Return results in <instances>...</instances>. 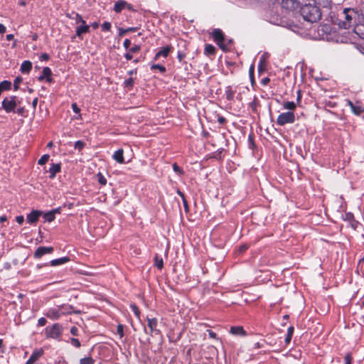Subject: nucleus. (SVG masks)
Wrapping results in <instances>:
<instances>
[{"label":"nucleus","mask_w":364,"mask_h":364,"mask_svg":"<svg viewBox=\"0 0 364 364\" xmlns=\"http://www.w3.org/2000/svg\"><path fill=\"white\" fill-rule=\"evenodd\" d=\"M295 120V115L293 112H287L282 113L279 115L277 123L280 125L283 126L287 123H293Z\"/></svg>","instance_id":"nucleus-5"},{"label":"nucleus","mask_w":364,"mask_h":364,"mask_svg":"<svg viewBox=\"0 0 364 364\" xmlns=\"http://www.w3.org/2000/svg\"><path fill=\"white\" fill-rule=\"evenodd\" d=\"M43 218L48 222H52L55 220V215L50 211L43 214Z\"/></svg>","instance_id":"nucleus-25"},{"label":"nucleus","mask_w":364,"mask_h":364,"mask_svg":"<svg viewBox=\"0 0 364 364\" xmlns=\"http://www.w3.org/2000/svg\"><path fill=\"white\" fill-rule=\"evenodd\" d=\"M77 332H78V329L77 327L75 326H73L70 329V333L73 335V336H77Z\"/></svg>","instance_id":"nucleus-49"},{"label":"nucleus","mask_w":364,"mask_h":364,"mask_svg":"<svg viewBox=\"0 0 364 364\" xmlns=\"http://www.w3.org/2000/svg\"><path fill=\"white\" fill-rule=\"evenodd\" d=\"M137 30V28L136 27H131V28H127V32H130V31H136Z\"/></svg>","instance_id":"nucleus-63"},{"label":"nucleus","mask_w":364,"mask_h":364,"mask_svg":"<svg viewBox=\"0 0 364 364\" xmlns=\"http://www.w3.org/2000/svg\"><path fill=\"white\" fill-rule=\"evenodd\" d=\"M254 69H255V67H254V65H252L250 68V70H249V73H250V78H251V81H252V83L253 84L254 83Z\"/></svg>","instance_id":"nucleus-41"},{"label":"nucleus","mask_w":364,"mask_h":364,"mask_svg":"<svg viewBox=\"0 0 364 364\" xmlns=\"http://www.w3.org/2000/svg\"><path fill=\"white\" fill-rule=\"evenodd\" d=\"M139 50H140V46H137V45H135L134 46H133L130 49V52H132V53H136V52L139 51Z\"/></svg>","instance_id":"nucleus-48"},{"label":"nucleus","mask_w":364,"mask_h":364,"mask_svg":"<svg viewBox=\"0 0 364 364\" xmlns=\"http://www.w3.org/2000/svg\"><path fill=\"white\" fill-rule=\"evenodd\" d=\"M344 20L341 21L338 26L344 29H348L354 26L355 29L361 30L360 24H362L364 16L361 10L347 8L343 10Z\"/></svg>","instance_id":"nucleus-1"},{"label":"nucleus","mask_w":364,"mask_h":364,"mask_svg":"<svg viewBox=\"0 0 364 364\" xmlns=\"http://www.w3.org/2000/svg\"><path fill=\"white\" fill-rule=\"evenodd\" d=\"M186 57V55L181 51L178 52L177 58L180 62H182L183 58Z\"/></svg>","instance_id":"nucleus-44"},{"label":"nucleus","mask_w":364,"mask_h":364,"mask_svg":"<svg viewBox=\"0 0 364 364\" xmlns=\"http://www.w3.org/2000/svg\"><path fill=\"white\" fill-rule=\"evenodd\" d=\"M291 337H292V336H291V335H287V336H286V338H285V342H286V343H290L291 339Z\"/></svg>","instance_id":"nucleus-57"},{"label":"nucleus","mask_w":364,"mask_h":364,"mask_svg":"<svg viewBox=\"0 0 364 364\" xmlns=\"http://www.w3.org/2000/svg\"><path fill=\"white\" fill-rule=\"evenodd\" d=\"M14 35H13V34H8V35L6 36V40H7V41H11V40H13V39H14Z\"/></svg>","instance_id":"nucleus-62"},{"label":"nucleus","mask_w":364,"mask_h":364,"mask_svg":"<svg viewBox=\"0 0 364 364\" xmlns=\"http://www.w3.org/2000/svg\"><path fill=\"white\" fill-rule=\"evenodd\" d=\"M54 249L53 247H38L34 252V257L36 259H39L42 256L46 254H51L53 252Z\"/></svg>","instance_id":"nucleus-9"},{"label":"nucleus","mask_w":364,"mask_h":364,"mask_svg":"<svg viewBox=\"0 0 364 364\" xmlns=\"http://www.w3.org/2000/svg\"><path fill=\"white\" fill-rule=\"evenodd\" d=\"M127 5V3L124 1H122V0L117 1L114 4V10L117 13H119L122 11V10L123 9H124L126 7Z\"/></svg>","instance_id":"nucleus-20"},{"label":"nucleus","mask_w":364,"mask_h":364,"mask_svg":"<svg viewBox=\"0 0 364 364\" xmlns=\"http://www.w3.org/2000/svg\"><path fill=\"white\" fill-rule=\"evenodd\" d=\"M71 343L77 348L80 347V342L77 338H71Z\"/></svg>","instance_id":"nucleus-43"},{"label":"nucleus","mask_w":364,"mask_h":364,"mask_svg":"<svg viewBox=\"0 0 364 364\" xmlns=\"http://www.w3.org/2000/svg\"><path fill=\"white\" fill-rule=\"evenodd\" d=\"M155 265L158 269H161L164 267V262L161 258H159L157 255L155 256Z\"/></svg>","instance_id":"nucleus-26"},{"label":"nucleus","mask_w":364,"mask_h":364,"mask_svg":"<svg viewBox=\"0 0 364 364\" xmlns=\"http://www.w3.org/2000/svg\"><path fill=\"white\" fill-rule=\"evenodd\" d=\"M37 103H38V98L36 97L33 100V102H32V106L33 107V109H36V106H37Z\"/></svg>","instance_id":"nucleus-58"},{"label":"nucleus","mask_w":364,"mask_h":364,"mask_svg":"<svg viewBox=\"0 0 364 364\" xmlns=\"http://www.w3.org/2000/svg\"><path fill=\"white\" fill-rule=\"evenodd\" d=\"M102 28L105 31H109L111 28V23L109 22H105L102 25Z\"/></svg>","instance_id":"nucleus-38"},{"label":"nucleus","mask_w":364,"mask_h":364,"mask_svg":"<svg viewBox=\"0 0 364 364\" xmlns=\"http://www.w3.org/2000/svg\"><path fill=\"white\" fill-rule=\"evenodd\" d=\"M215 48L210 45V44H206L205 46V54L206 55H214L215 53Z\"/></svg>","instance_id":"nucleus-22"},{"label":"nucleus","mask_w":364,"mask_h":364,"mask_svg":"<svg viewBox=\"0 0 364 364\" xmlns=\"http://www.w3.org/2000/svg\"><path fill=\"white\" fill-rule=\"evenodd\" d=\"M127 29H124L122 28H119V37H122L123 36L125 33H127Z\"/></svg>","instance_id":"nucleus-51"},{"label":"nucleus","mask_w":364,"mask_h":364,"mask_svg":"<svg viewBox=\"0 0 364 364\" xmlns=\"http://www.w3.org/2000/svg\"><path fill=\"white\" fill-rule=\"evenodd\" d=\"M173 169L175 172L178 173L180 174H182L183 173L181 168H180L176 163L173 164Z\"/></svg>","instance_id":"nucleus-42"},{"label":"nucleus","mask_w":364,"mask_h":364,"mask_svg":"<svg viewBox=\"0 0 364 364\" xmlns=\"http://www.w3.org/2000/svg\"><path fill=\"white\" fill-rule=\"evenodd\" d=\"M117 332L119 335L120 338L124 336V326L122 324H119L117 326Z\"/></svg>","instance_id":"nucleus-37"},{"label":"nucleus","mask_w":364,"mask_h":364,"mask_svg":"<svg viewBox=\"0 0 364 364\" xmlns=\"http://www.w3.org/2000/svg\"><path fill=\"white\" fill-rule=\"evenodd\" d=\"M172 47L171 46H167L166 47H164L161 49L160 51H159L155 57L154 60H156L160 56L167 57L170 51L171 50Z\"/></svg>","instance_id":"nucleus-13"},{"label":"nucleus","mask_w":364,"mask_h":364,"mask_svg":"<svg viewBox=\"0 0 364 364\" xmlns=\"http://www.w3.org/2000/svg\"><path fill=\"white\" fill-rule=\"evenodd\" d=\"M65 312L61 311L60 309H51L48 310L46 316L53 319H58L61 314H65Z\"/></svg>","instance_id":"nucleus-12"},{"label":"nucleus","mask_w":364,"mask_h":364,"mask_svg":"<svg viewBox=\"0 0 364 364\" xmlns=\"http://www.w3.org/2000/svg\"><path fill=\"white\" fill-rule=\"evenodd\" d=\"M266 66V58L265 55H263L259 60V65H258V70L259 73H261L262 70H264Z\"/></svg>","instance_id":"nucleus-23"},{"label":"nucleus","mask_w":364,"mask_h":364,"mask_svg":"<svg viewBox=\"0 0 364 364\" xmlns=\"http://www.w3.org/2000/svg\"><path fill=\"white\" fill-rule=\"evenodd\" d=\"M123 153V149H118L117 151L114 152L113 155V159L118 163L123 164L124 162Z\"/></svg>","instance_id":"nucleus-17"},{"label":"nucleus","mask_w":364,"mask_h":364,"mask_svg":"<svg viewBox=\"0 0 364 364\" xmlns=\"http://www.w3.org/2000/svg\"><path fill=\"white\" fill-rule=\"evenodd\" d=\"M46 322H47V321H46V319L45 318H39V319H38V325H39V326H45V325H46Z\"/></svg>","instance_id":"nucleus-47"},{"label":"nucleus","mask_w":364,"mask_h":364,"mask_svg":"<svg viewBox=\"0 0 364 364\" xmlns=\"http://www.w3.org/2000/svg\"><path fill=\"white\" fill-rule=\"evenodd\" d=\"M352 111L355 114L358 115V114H360V113H362L364 111V109L360 105H355L354 107H353Z\"/></svg>","instance_id":"nucleus-28"},{"label":"nucleus","mask_w":364,"mask_h":364,"mask_svg":"<svg viewBox=\"0 0 364 364\" xmlns=\"http://www.w3.org/2000/svg\"><path fill=\"white\" fill-rule=\"evenodd\" d=\"M52 75L51 70L48 67H45L43 69L42 74L38 77V81H43L46 79L47 77Z\"/></svg>","instance_id":"nucleus-21"},{"label":"nucleus","mask_w":364,"mask_h":364,"mask_svg":"<svg viewBox=\"0 0 364 364\" xmlns=\"http://www.w3.org/2000/svg\"><path fill=\"white\" fill-rule=\"evenodd\" d=\"M134 85V80L132 77H129V79L126 80L124 82V86L127 87H132Z\"/></svg>","instance_id":"nucleus-36"},{"label":"nucleus","mask_w":364,"mask_h":364,"mask_svg":"<svg viewBox=\"0 0 364 364\" xmlns=\"http://www.w3.org/2000/svg\"><path fill=\"white\" fill-rule=\"evenodd\" d=\"M130 307L137 318H139L140 311L135 304H131Z\"/></svg>","instance_id":"nucleus-32"},{"label":"nucleus","mask_w":364,"mask_h":364,"mask_svg":"<svg viewBox=\"0 0 364 364\" xmlns=\"http://www.w3.org/2000/svg\"><path fill=\"white\" fill-rule=\"evenodd\" d=\"M61 311H64L65 312V314H70L72 311L71 310L73 309V306H62L60 307Z\"/></svg>","instance_id":"nucleus-35"},{"label":"nucleus","mask_w":364,"mask_h":364,"mask_svg":"<svg viewBox=\"0 0 364 364\" xmlns=\"http://www.w3.org/2000/svg\"><path fill=\"white\" fill-rule=\"evenodd\" d=\"M230 333L233 335H246V331L243 329L242 326H232L230 328Z\"/></svg>","instance_id":"nucleus-19"},{"label":"nucleus","mask_w":364,"mask_h":364,"mask_svg":"<svg viewBox=\"0 0 364 364\" xmlns=\"http://www.w3.org/2000/svg\"><path fill=\"white\" fill-rule=\"evenodd\" d=\"M89 31L90 26L88 25H86V23H85V24H82V26L77 27L76 34L79 38H81V36L83 33H88Z\"/></svg>","instance_id":"nucleus-15"},{"label":"nucleus","mask_w":364,"mask_h":364,"mask_svg":"<svg viewBox=\"0 0 364 364\" xmlns=\"http://www.w3.org/2000/svg\"><path fill=\"white\" fill-rule=\"evenodd\" d=\"M60 164H53L52 166L49 169L50 178H54L56 173L60 171Z\"/></svg>","instance_id":"nucleus-16"},{"label":"nucleus","mask_w":364,"mask_h":364,"mask_svg":"<svg viewBox=\"0 0 364 364\" xmlns=\"http://www.w3.org/2000/svg\"><path fill=\"white\" fill-rule=\"evenodd\" d=\"M269 79L268 77H265V78L262 79V83L263 85H267V83H269Z\"/></svg>","instance_id":"nucleus-60"},{"label":"nucleus","mask_w":364,"mask_h":364,"mask_svg":"<svg viewBox=\"0 0 364 364\" xmlns=\"http://www.w3.org/2000/svg\"><path fill=\"white\" fill-rule=\"evenodd\" d=\"M147 323H148V327L150 329V335L153 336V334L155 335H160L161 331L159 329L157 328L158 321L157 319L155 318H147Z\"/></svg>","instance_id":"nucleus-8"},{"label":"nucleus","mask_w":364,"mask_h":364,"mask_svg":"<svg viewBox=\"0 0 364 364\" xmlns=\"http://www.w3.org/2000/svg\"><path fill=\"white\" fill-rule=\"evenodd\" d=\"M75 14V19L77 23H82V24H85V21L82 19V16L78 14Z\"/></svg>","instance_id":"nucleus-39"},{"label":"nucleus","mask_w":364,"mask_h":364,"mask_svg":"<svg viewBox=\"0 0 364 364\" xmlns=\"http://www.w3.org/2000/svg\"><path fill=\"white\" fill-rule=\"evenodd\" d=\"M72 108H73V109L74 112H75V113H79V112H80V108L77 107V105H76V103H73V104L72 105Z\"/></svg>","instance_id":"nucleus-50"},{"label":"nucleus","mask_w":364,"mask_h":364,"mask_svg":"<svg viewBox=\"0 0 364 364\" xmlns=\"http://www.w3.org/2000/svg\"><path fill=\"white\" fill-rule=\"evenodd\" d=\"M218 122L220 124H223L226 122V119L223 117H220L218 119Z\"/></svg>","instance_id":"nucleus-54"},{"label":"nucleus","mask_w":364,"mask_h":364,"mask_svg":"<svg viewBox=\"0 0 364 364\" xmlns=\"http://www.w3.org/2000/svg\"><path fill=\"white\" fill-rule=\"evenodd\" d=\"M43 354V350L40 348L38 350H36L29 359L27 360L26 364H33L38 358Z\"/></svg>","instance_id":"nucleus-11"},{"label":"nucleus","mask_w":364,"mask_h":364,"mask_svg":"<svg viewBox=\"0 0 364 364\" xmlns=\"http://www.w3.org/2000/svg\"><path fill=\"white\" fill-rule=\"evenodd\" d=\"M353 358L350 353H348L345 356L346 364H351Z\"/></svg>","instance_id":"nucleus-40"},{"label":"nucleus","mask_w":364,"mask_h":364,"mask_svg":"<svg viewBox=\"0 0 364 364\" xmlns=\"http://www.w3.org/2000/svg\"><path fill=\"white\" fill-rule=\"evenodd\" d=\"M17 97L16 96H10L6 97L2 102V107L6 112H11L14 111L18 102H17Z\"/></svg>","instance_id":"nucleus-4"},{"label":"nucleus","mask_w":364,"mask_h":364,"mask_svg":"<svg viewBox=\"0 0 364 364\" xmlns=\"http://www.w3.org/2000/svg\"><path fill=\"white\" fill-rule=\"evenodd\" d=\"M281 5L289 10H295L301 8V3L298 0H282Z\"/></svg>","instance_id":"nucleus-7"},{"label":"nucleus","mask_w":364,"mask_h":364,"mask_svg":"<svg viewBox=\"0 0 364 364\" xmlns=\"http://www.w3.org/2000/svg\"><path fill=\"white\" fill-rule=\"evenodd\" d=\"M16 220L19 225H21L24 221V217L23 215H18L16 218Z\"/></svg>","instance_id":"nucleus-46"},{"label":"nucleus","mask_w":364,"mask_h":364,"mask_svg":"<svg viewBox=\"0 0 364 364\" xmlns=\"http://www.w3.org/2000/svg\"><path fill=\"white\" fill-rule=\"evenodd\" d=\"M43 214V213L41 210H33L27 215V222L31 224L36 223Z\"/></svg>","instance_id":"nucleus-10"},{"label":"nucleus","mask_w":364,"mask_h":364,"mask_svg":"<svg viewBox=\"0 0 364 364\" xmlns=\"http://www.w3.org/2000/svg\"><path fill=\"white\" fill-rule=\"evenodd\" d=\"M125 58L128 60H132V55L130 54V53H126L125 55H124Z\"/></svg>","instance_id":"nucleus-59"},{"label":"nucleus","mask_w":364,"mask_h":364,"mask_svg":"<svg viewBox=\"0 0 364 364\" xmlns=\"http://www.w3.org/2000/svg\"><path fill=\"white\" fill-rule=\"evenodd\" d=\"M98 182L101 184L105 186L107 183L106 178L103 176V175L101 173H98L97 175Z\"/></svg>","instance_id":"nucleus-31"},{"label":"nucleus","mask_w":364,"mask_h":364,"mask_svg":"<svg viewBox=\"0 0 364 364\" xmlns=\"http://www.w3.org/2000/svg\"><path fill=\"white\" fill-rule=\"evenodd\" d=\"M69 261H70V257H64L53 259L52 261H50V265L51 266L61 265V264H63Z\"/></svg>","instance_id":"nucleus-18"},{"label":"nucleus","mask_w":364,"mask_h":364,"mask_svg":"<svg viewBox=\"0 0 364 364\" xmlns=\"http://www.w3.org/2000/svg\"><path fill=\"white\" fill-rule=\"evenodd\" d=\"M49 59V55L46 53H43L41 56H40V60H47Z\"/></svg>","instance_id":"nucleus-52"},{"label":"nucleus","mask_w":364,"mask_h":364,"mask_svg":"<svg viewBox=\"0 0 364 364\" xmlns=\"http://www.w3.org/2000/svg\"><path fill=\"white\" fill-rule=\"evenodd\" d=\"M293 332H294V327L293 326L289 327L288 330H287V335L292 336L293 335Z\"/></svg>","instance_id":"nucleus-55"},{"label":"nucleus","mask_w":364,"mask_h":364,"mask_svg":"<svg viewBox=\"0 0 364 364\" xmlns=\"http://www.w3.org/2000/svg\"><path fill=\"white\" fill-rule=\"evenodd\" d=\"M60 208H58L51 210L50 212L53 213V214L55 215V213H60Z\"/></svg>","instance_id":"nucleus-61"},{"label":"nucleus","mask_w":364,"mask_h":364,"mask_svg":"<svg viewBox=\"0 0 364 364\" xmlns=\"http://www.w3.org/2000/svg\"><path fill=\"white\" fill-rule=\"evenodd\" d=\"M49 155L48 154H44L43 155L41 159L38 160V164L39 165H43L45 164L49 159Z\"/></svg>","instance_id":"nucleus-29"},{"label":"nucleus","mask_w":364,"mask_h":364,"mask_svg":"<svg viewBox=\"0 0 364 364\" xmlns=\"http://www.w3.org/2000/svg\"><path fill=\"white\" fill-rule=\"evenodd\" d=\"M301 15L304 19L310 23H314L321 18L320 9L313 4H307L300 8Z\"/></svg>","instance_id":"nucleus-2"},{"label":"nucleus","mask_w":364,"mask_h":364,"mask_svg":"<svg viewBox=\"0 0 364 364\" xmlns=\"http://www.w3.org/2000/svg\"><path fill=\"white\" fill-rule=\"evenodd\" d=\"M247 248H248V245L245 244V245H242L240 246L238 251H239L240 253H242L246 250H247Z\"/></svg>","instance_id":"nucleus-45"},{"label":"nucleus","mask_w":364,"mask_h":364,"mask_svg":"<svg viewBox=\"0 0 364 364\" xmlns=\"http://www.w3.org/2000/svg\"><path fill=\"white\" fill-rule=\"evenodd\" d=\"M32 69V63L29 60H25L21 65L20 70L23 74H28Z\"/></svg>","instance_id":"nucleus-14"},{"label":"nucleus","mask_w":364,"mask_h":364,"mask_svg":"<svg viewBox=\"0 0 364 364\" xmlns=\"http://www.w3.org/2000/svg\"><path fill=\"white\" fill-rule=\"evenodd\" d=\"M131 45V41L129 39H125V41H124V47L127 49L129 46Z\"/></svg>","instance_id":"nucleus-53"},{"label":"nucleus","mask_w":364,"mask_h":364,"mask_svg":"<svg viewBox=\"0 0 364 364\" xmlns=\"http://www.w3.org/2000/svg\"><path fill=\"white\" fill-rule=\"evenodd\" d=\"M283 106L284 109L289 110H294L296 108V104L294 102H286Z\"/></svg>","instance_id":"nucleus-24"},{"label":"nucleus","mask_w":364,"mask_h":364,"mask_svg":"<svg viewBox=\"0 0 364 364\" xmlns=\"http://www.w3.org/2000/svg\"><path fill=\"white\" fill-rule=\"evenodd\" d=\"M212 36L214 39V41L218 45V46L223 50H227V46L224 43L225 41V36L223 31L220 29L215 28L212 32Z\"/></svg>","instance_id":"nucleus-3"},{"label":"nucleus","mask_w":364,"mask_h":364,"mask_svg":"<svg viewBox=\"0 0 364 364\" xmlns=\"http://www.w3.org/2000/svg\"><path fill=\"white\" fill-rule=\"evenodd\" d=\"M5 32H6V27L3 24L0 23V33L2 34V33H4Z\"/></svg>","instance_id":"nucleus-56"},{"label":"nucleus","mask_w":364,"mask_h":364,"mask_svg":"<svg viewBox=\"0 0 364 364\" xmlns=\"http://www.w3.org/2000/svg\"><path fill=\"white\" fill-rule=\"evenodd\" d=\"M23 80V78L20 76L17 77L14 82V89L18 90L19 89V83Z\"/></svg>","instance_id":"nucleus-30"},{"label":"nucleus","mask_w":364,"mask_h":364,"mask_svg":"<svg viewBox=\"0 0 364 364\" xmlns=\"http://www.w3.org/2000/svg\"><path fill=\"white\" fill-rule=\"evenodd\" d=\"M183 202L184 208H185L186 210L187 211L188 208V203L185 198L183 199Z\"/></svg>","instance_id":"nucleus-64"},{"label":"nucleus","mask_w":364,"mask_h":364,"mask_svg":"<svg viewBox=\"0 0 364 364\" xmlns=\"http://www.w3.org/2000/svg\"><path fill=\"white\" fill-rule=\"evenodd\" d=\"M151 70L158 69L161 73H164L166 71V68L163 65H161L159 64H154L151 67Z\"/></svg>","instance_id":"nucleus-33"},{"label":"nucleus","mask_w":364,"mask_h":364,"mask_svg":"<svg viewBox=\"0 0 364 364\" xmlns=\"http://www.w3.org/2000/svg\"><path fill=\"white\" fill-rule=\"evenodd\" d=\"M85 142L82 141H77L75 143V148L78 149L79 151L82 150L85 147Z\"/></svg>","instance_id":"nucleus-34"},{"label":"nucleus","mask_w":364,"mask_h":364,"mask_svg":"<svg viewBox=\"0 0 364 364\" xmlns=\"http://www.w3.org/2000/svg\"><path fill=\"white\" fill-rule=\"evenodd\" d=\"M47 337L52 338H58L63 331V328L59 323H55L51 327L46 328Z\"/></svg>","instance_id":"nucleus-6"},{"label":"nucleus","mask_w":364,"mask_h":364,"mask_svg":"<svg viewBox=\"0 0 364 364\" xmlns=\"http://www.w3.org/2000/svg\"><path fill=\"white\" fill-rule=\"evenodd\" d=\"M95 360L91 357H87L80 359V364H94Z\"/></svg>","instance_id":"nucleus-27"}]
</instances>
